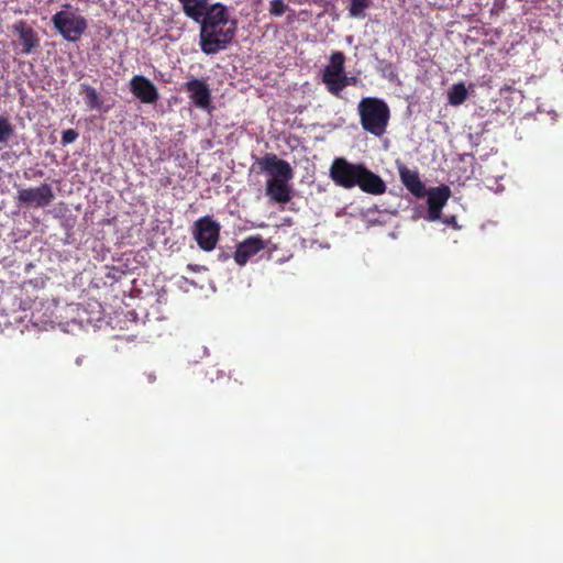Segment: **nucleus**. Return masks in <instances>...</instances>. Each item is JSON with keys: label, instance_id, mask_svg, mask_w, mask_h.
Segmentation results:
<instances>
[{"label": "nucleus", "instance_id": "c85d7f7f", "mask_svg": "<svg viewBox=\"0 0 563 563\" xmlns=\"http://www.w3.org/2000/svg\"><path fill=\"white\" fill-rule=\"evenodd\" d=\"M188 268H189V269H192V271H196V269H197V266H196V265L188 264Z\"/></svg>", "mask_w": 563, "mask_h": 563}, {"label": "nucleus", "instance_id": "cd10ccee", "mask_svg": "<svg viewBox=\"0 0 563 563\" xmlns=\"http://www.w3.org/2000/svg\"><path fill=\"white\" fill-rule=\"evenodd\" d=\"M155 380V375L148 374V382L153 383Z\"/></svg>", "mask_w": 563, "mask_h": 563}, {"label": "nucleus", "instance_id": "f8f14e48", "mask_svg": "<svg viewBox=\"0 0 563 563\" xmlns=\"http://www.w3.org/2000/svg\"><path fill=\"white\" fill-rule=\"evenodd\" d=\"M266 247L265 241L260 235L249 236L238 244L234 252V261L238 265H245L254 255Z\"/></svg>", "mask_w": 563, "mask_h": 563}, {"label": "nucleus", "instance_id": "bb28decb", "mask_svg": "<svg viewBox=\"0 0 563 563\" xmlns=\"http://www.w3.org/2000/svg\"><path fill=\"white\" fill-rule=\"evenodd\" d=\"M178 1L181 3L183 7L189 2H192V0H178Z\"/></svg>", "mask_w": 563, "mask_h": 563}, {"label": "nucleus", "instance_id": "c756f323", "mask_svg": "<svg viewBox=\"0 0 563 563\" xmlns=\"http://www.w3.org/2000/svg\"><path fill=\"white\" fill-rule=\"evenodd\" d=\"M63 8L70 9L71 7L69 3H65V4H63Z\"/></svg>", "mask_w": 563, "mask_h": 563}, {"label": "nucleus", "instance_id": "a211bd4d", "mask_svg": "<svg viewBox=\"0 0 563 563\" xmlns=\"http://www.w3.org/2000/svg\"><path fill=\"white\" fill-rule=\"evenodd\" d=\"M79 93L84 95L86 106L91 110L107 112L109 108L103 107V100L98 91L88 84H81Z\"/></svg>", "mask_w": 563, "mask_h": 563}, {"label": "nucleus", "instance_id": "20e7f679", "mask_svg": "<svg viewBox=\"0 0 563 563\" xmlns=\"http://www.w3.org/2000/svg\"><path fill=\"white\" fill-rule=\"evenodd\" d=\"M363 164H353L343 157H336L330 167V177L333 183L342 188L356 187Z\"/></svg>", "mask_w": 563, "mask_h": 563}, {"label": "nucleus", "instance_id": "f03ea898", "mask_svg": "<svg viewBox=\"0 0 563 563\" xmlns=\"http://www.w3.org/2000/svg\"><path fill=\"white\" fill-rule=\"evenodd\" d=\"M357 112L364 131L376 137L386 133L390 110L383 99L376 97L362 98L357 104Z\"/></svg>", "mask_w": 563, "mask_h": 563}, {"label": "nucleus", "instance_id": "1a4fd4ad", "mask_svg": "<svg viewBox=\"0 0 563 563\" xmlns=\"http://www.w3.org/2000/svg\"><path fill=\"white\" fill-rule=\"evenodd\" d=\"M184 89L195 107L202 110L210 108L211 89L205 79L192 78L185 82Z\"/></svg>", "mask_w": 563, "mask_h": 563}, {"label": "nucleus", "instance_id": "2eb2a0df", "mask_svg": "<svg viewBox=\"0 0 563 563\" xmlns=\"http://www.w3.org/2000/svg\"><path fill=\"white\" fill-rule=\"evenodd\" d=\"M356 186L362 191L375 196L385 194L387 188L385 181L378 175L369 170L365 165L362 168Z\"/></svg>", "mask_w": 563, "mask_h": 563}, {"label": "nucleus", "instance_id": "ddd939ff", "mask_svg": "<svg viewBox=\"0 0 563 563\" xmlns=\"http://www.w3.org/2000/svg\"><path fill=\"white\" fill-rule=\"evenodd\" d=\"M397 169L402 185L409 192L417 198L426 197L427 188L417 169H410L402 163L397 164Z\"/></svg>", "mask_w": 563, "mask_h": 563}, {"label": "nucleus", "instance_id": "a878e982", "mask_svg": "<svg viewBox=\"0 0 563 563\" xmlns=\"http://www.w3.org/2000/svg\"><path fill=\"white\" fill-rule=\"evenodd\" d=\"M385 71H387L388 77L390 79L394 78V68H393V65L390 63L385 66Z\"/></svg>", "mask_w": 563, "mask_h": 563}, {"label": "nucleus", "instance_id": "423d86ee", "mask_svg": "<svg viewBox=\"0 0 563 563\" xmlns=\"http://www.w3.org/2000/svg\"><path fill=\"white\" fill-rule=\"evenodd\" d=\"M16 199L21 206L45 208L53 202L55 195L52 186L43 183L38 187L20 189Z\"/></svg>", "mask_w": 563, "mask_h": 563}, {"label": "nucleus", "instance_id": "9d476101", "mask_svg": "<svg viewBox=\"0 0 563 563\" xmlns=\"http://www.w3.org/2000/svg\"><path fill=\"white\" fill-rule=\"evenodd\" d=\"M130 91L143 103H156L159 93L155 85L142 75H135L130 80Z\"/></svg>", "mask_w": 563, "mask_h": 563}, {"label": "nucleus", "instance_id": "393cba45", "mask_svg": "<svg viewBox=\"0 0 563 563\" xmlns=\"http://www.w3.org/2000/svg\"><path fill=\"white\" fill-rule=\"evenodd\" d=\"M443 222L448 225H452L454 228H457V224H456V217L455 216H451V217H446Z\"/></svg>", "mask_w": 563, "mask_h": 563}, {"label": "nucleus", "instance_id": "39448f33", "mask_svg": "<svg viewBox=\"0 0 563 563\" xmlns=\"http://www.w3.org/2000/svg\"><path fill=\"white\" fill-rule=\"evenodd\" d=\"M220 224L210 216L199 218L194 223L192 234L202 251L211 252L216 249L220 238Z\"/></svg>", "mask_w": 563, "mask_h": 563}, {"label": "nucleus", "instance_id": "9b49d317", "mask_svg": "<svg viewBox=\"0 0 563 563\" xmlns=\"http://www.w3.org/2000/svg\"><path fill=\"white\" fill-rule=\"evenodd\" d=\"M12 32L19 35V43L22 46L21 53L29 55L40 46V37L34 29L24 20L16 21L11 26Z\"/></svg>", "mask_w": 563, "mask_h": 563}, {"label": "nucleus", "instance_id": "b1692460", "mask_svg": "<svg viewBox=\"0 0 563 563\" xmlns=\"http://www.w3.org/2000/svg\"><path fill=\"white\" fill-rule=\"evenodd\" d=\"M78 137V132L74 129H68V130H65L63 131V134H62V144L63 145H67V144H70L73 142H75Z\"/></svg>", "mask_w": 563, "mask_h": 563}, {"label": "nucleus", "instance_id": "7ed1b4c3", "mask_svg": "<svg viewBox=\"0 0 563 563\" xmlns=\"http://www.w3.org/2000/svg\"><path fill=\"white\" fill-rule=\"evenodd\" d=\"M54 29L65 41L76 42L86 32L88 24L85 16L71 10H62L52 16Z\"/></svg>", "mask_w": 563, "mask_h": 563}, {"label": "nucleus", "instance_id": "f3484780", "mask_svg": "<svg viewBox=\"0 0 563 563\" xmlns=\"http://www.w3.org/2000/svg\"><path fill=\"white\" fill-rule=\"evenodd\" d=\"M209 0H192L183 7L184 13L197 23H201L210 11Z\"/></svg>", "mask_w": 563, "mask_h": 563}, {"label": "nucleus", "instance_id": "6e6552de", "mask_svg": "<svg viewBox=\"0 0 563 563\" xmlns=\"http://www.w3.org/2000/svg\"><path fill=\"white\" fill-rule=\"evenodd\" d=\"M427 203H428V216L429 221H438L441 219L442 209L446 205L451 197V189L446 185L430 188L427 190Z\"/></svg>", "mask_w": 563, "mask_h": 563}, {"label": "nucleus", "instance_id": "aec40b11", "mask_svg": "<svg viewBox=\"0 0 563 563\" xmlns=\"http://www.w3.org/2000/svg\"><path fill=\"white\" fill-rule=\"evenodd\" d=\"M371 3L372 0H350L349 15L355 19H364Z\"/></svg>", "mask_w": 563, "mask_h": 563}, {"label": "nucleus", "instance_id": "6ab92c4d", "mask_svg": "<svg viewBox=\"0 0 563 563\" xmlns=\"http://www.w3.org/2000/svg\"><path fill=\"white\" fill-rule=\"evenodd\" d=\"M468 92L463 82L454 84L448 91V101L451 106L457 107L464 103Z\"/></svg>", "mask_w": 563, "mask_h": 563}, {"label": "nucleus", "instance_id": "5701e85b", "mask_svg": "<svg viewBox=\"0 0 563 563\" xmlns=\"http://www.w3.org/2000/svg\"><path fill=\"white\" fill-rule=\"evenodd\" d=\"M13 134V126L7 118L0 117V143H7Z\"/></svg>", "mask_w": 563, "mask_h": 563}, {"label": "nucleus", "instance_id": "f257e3e1", "mask_svg": "<svg viewBox=\"0 0 563 563\" xmlns=\"http://www.w3.org/2000/svg\"><path fill=\"white\" fill-rule=\"evenodd\" d=\"M238 21L230 18L228 7L212 3L200 23L199 45L206 55H214L228 48L235 37Z\"/></svg>", "mask_w": 563, "mask_h": 563}, {"label": "nucleus", "instance_id": "dca6fc26", "mask_svg": "<svg viewBox=\"0 0 563 563\" xmlns=\"http://www.w3.org/2000/svg\"><path fill=\"white\" fill-rule=\"evenodd\" d=\"M291 179H268L266 181V196L277 203H287L291 200Z\"/></svg>", "mask_w": 563, "mask_h": 563}, {"label": "nucleus", "instance_id": "0eeeda50", "mask_svg": "<svg viewBox=\"0 0 563 563\" xmlns=\"http://www.w3.org/2000/svg\"><path fill=\"white\" fill-rule=\"evenodd\" d=\"M262 172L271 176L269 179H292L294 170L287 161L278 158L276 154L267 153L256 161Z\"/></svg>", "mask_w": 563, "mask_h": 563}, {"label": "nucleus", "instance_id": "4be33fe9", "mask_svg": "<svg viewBox=\"0 0 563 563\" xmlns=\"http://www.w3.org/2000/svg\"><path fill=\"white\" fill-rule=\"evenodd\" d=\"M289 10L288 4L284 0H271L269 1V14L272 16H282Z\"/></svg>", "mask_w": 563, "mask_h": 563}, {"label": "nucleus", "instance_id": "412c9836", "mask_svg": "<svg viewBox=\"0 0 563 563\" xmlns=\"http://www.w3.org/2000/svg\"><path fill=\"white\" fill-rule=\"evenodd\" d=\"M336 84H334L332 86V88L329 90V92L336 97V98H340L341 95H342V91L343 89L346 87V86H354L356 85L357 82V78L356 77H349L345 73L340 77L338 78V80L335 81Z\"/></svg>", "mask_w": 563, "mask_h": 563}, {"label": "nucleus", "instance_id": "4468645a", "mask_svg": "<svg viewBox=\"0 0 563 563\" xmlns=\"http://www.w3.org/2000/svg\"><path fill=\"white\" fill-rule=\"evenodd\" d=\"M345 55L341 51L332 52L330 55L329 64L323 68L322 82L325 85L328 91L332 88L338 78H340L344 71Z\"/></svg>", "mask_w": 563, "mask_h": 563}]
</instances>
